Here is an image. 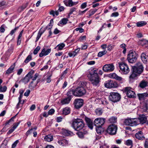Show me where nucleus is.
Segmentation results:
<instances>
[{"instance_id": "nucleus-29", "label": "nucleus", "mask_w": 148, "mask_h": 148, "mask_svg": "<svg viewBox=\"0 0 148 148\" xmlns=\"http://www.w3.org/2000/svg\"><path fill=\"white\" fill-rule=\"evenodd\" d=\"M103 112V109L101 108H97L95 110V112L96 114L99 116L101 115Z\"/></svg>"}, {"instance_id": "nucleus-56", "label": "nucleus", "mask_w": 148, "mask_h": 148, "mask_svg": "<svg viewBox=\"0 0 148 148\" xmlns=\"http://www.w3.org/2000/svg\"><path fill=\"white\" fill-rule=\"evenodd\" d=\"M119 15V14L118 12H115L112 14L111 16V17H117Z\"/></svg>"}, {"instance_id": "nucleus-59", "label": "nucleus", "mask_w": 148, "mask_h": 148, "mask_svg": "<svg viewBox=\"0 0 148 148\" xmlns=\"http://www.w3.org/2000/svg\"><path fill=\"white\" fill-rule=\"evenodd\" d=\"M76 31H79L80 33H82L84 32V29L81 28H77L75 29Z\"/></svg>"}, {"instance_id": "nucleus-37", "label": "nucleus", "mask_w": 148, "mask_h": 148, "mask_svg": "<svg viewBox=\"0 0 148 148\" xmlns=\"http://www.w3.org/2000/svg\"><path fill=\"white\" fill-rule=\"evenodd\" d=\"M63 134L65 136H69L73 135V133L69 130H65L64 131Z\"/></svg>"}, {"instance_id": "nucleus-49", "label": "nucleus", "mask_w": 148, "mask_h": 148, "mask_svg": "<svg viewBox=\"0 0 148 148\" xmlns=\"http://www.w3.org/2000/svg\"><path fill=\"white\" fill-rule=\"evenodd\" d=\"M141 44L142 45H145L146 47H148V40H143L142 41Z\"/></svg>"}, {"instance_id": "nucleus-19", "label": "nucleus", "mask_w": 148, "mask_h": 148, "mask_svg": "<svg viewBox=\"0 0 148 148\" xmlns=\"http://www.w3.org/2000/svg\"><path fill=\"white\" fill-rule=\"evenodd\" d=\"M109 77L111 78L115 79L117 80L121 81L122 83L124 79L121 77L118 76L115 73H113L109 75Z\"/></svg>"}, {"instance_id": "nucleus-6", "label": "nucleus", "mask_w": 148, "mask_h": 148, "mask_svg": "<svg viewBox=\"0 0 148 148\" xmlns=\"http://www.w3.org/2000/svg\"><path fill=\"white\" fill-rule=\"evenodd\" d=\"M119 64L122 74H127L129 73L130 69L126 64L121 62L119 63Z\"/></svg>"}, {"instance_id": "nucleus-42", "label": "nucleus", "mask_w": 148, "mask_h": 148, "mask_svg": "<svg viewBox=\"0 0 148 148\" xmlns=\"http://www.w3.org/2000/svg\"><path fill=\"white\" fill-rule=\"evenodd\" d=\"M97 9H94L93 10H91L89 11V16H91L93 15L97 11Z\"/></svg>"}, {"instance_id": "nucleus-21", "label": "nucleus", "mask_w": 148, "mask_h": 148, "mask_svg": "<svg viewBox=\"0 0 148 148\" xmlns=\"http://www.w3.org/2000/svg\"><path fill=\"white\" fill-rule=\"evenodd\" d=\"M58 143L60 145L64 146L66 145L68 143V141L64 138H62L59 140Z\"/></svg>"}, {"instance_id": "nucleus-2", "label": "nucleus", "mask_w": 148, "mask_h": 148, "mask_svg": "<svg viewBox=\"0 0 148 148\" xmlns=\"http://www.w3.org/2000/svg\"><path fill=\"white\" fill-rule=\"evenodd\" d=\"M86 82L85 81L79 82L78 86L75 90V95L78 97H81L84 95L86 92V89L84 87L86 86Z\"/></svg>"}, {"instance_id": "nucleus-30", "label": "nucleus", "mask_w": 148, "mask_h": 148, "mask_svg": "<svg viewBox=\"0 0 148 148\" xmlns=\"http://www.w3.org/2000/svg\"><path fill=\"white\" fill-rule=\"evenodd\" d=\"M65 45L64 43H62L58 45L55 49H56L57 51H59L65 47Z\"/></svg>"}, {"instance_id": "nucleus-34", "label": "nucleus", "mask_w": 148, "mask_h": 148, "mask_svg": "<svg viewBox=\"0 0 148 148\" xmlns=\"http://www.w3.org/2000/svg\"><path fill=\"white\" fill-rule=\"evenodd\" d=\"M27 5V3H26L23 4L22 6L19 7V8L18 9V11L19 12H22L26 8Z\"/></svg>"}, {"instance_id": "nucleus-61", "label": "nucleus", "mask_w": 148, "mask_h": 148, "mask_svg": "<svg viewBox=\"0 0 148 148\" xmlns=\"http://www.w3.org/2000/svg\"><path fill=\"white\" fill-rule=\"evenodd\" d=\"M87 6V3L85 2L83 3L81 5V8L82 9H84L86 8Z\"/></svg>"}, {"instance_id": "nucleus-8", "label": "nucleus", "mask_w": 148, "mask_h": 148, "mask_svg": "<svg viewBox=\"0 0 148 148\" xmlns=\"http://www.w3.org/2000/svg\"><path fill=\"white\" fill-rule=\"evenodd\" d=\"M117 130V125L112 124L109 126L107 129L106 131L110 135H114L116 134Z\"/></svg>"}, {"instance_id": "nucleus-18", "label": "nucleus", "mask_w": 148, "mask_h": 148, "mask_svg": "<svg viewBox=\"0 0 148 148\" xmlns=\"http://www.w3.org/2000/svg\"><path fill=\"white\" fill-rule=\"evenodd\" d=\"M51 51V49H46L45 48H43L41 52L40 53L39 56L40 57H42L43 56H46L50 53Z\"/></svg>"}, {"instance_id": "nucleus-51", "label": "nucleus", "mask_w": 148, "mask_h": 148, "mask_svg": "<svg viewBox=\"0 0 148 148\" xmlns=\"http://www.w3.org/2000/svg\"><path fill=\"white\" fill-rule=\"evenodd\" d=\"M30 80V79H29V77H28L26 75V76L23 79V80L24 82L26 83L28 82Z\"/></svg>"}, {"instance_id": "nucleus-28", "label": "nucleus", "mask_w": 148, "mask_h": 148, "mask_svg": "<svg viewBox=\"0 0 148 148\" xmlns=\"http://www.w3.org/2000/svg\"><path fill=\"white\" fill-rule=\"evenodd\" d=\"M64 3L66 6L71 7L73 5L72 0H65L64 1Z\"/></svg>"}, {"instance_id": "nucleus-17", "label": "nucleus", "mask_w": 148, "mask_h": 148, "mask_svg": "<svg viewBox=\"0 0 148 148\" xmlns=\"http://www.w3.org/2000/svg\"><path fill=\"white\" fill-rule=\"evenodd\" d=\"M135 136L138 140H143L145 139V137L142 131H140L137 132L135 134Z\"/></svg>"}, {"instance_id": "nucleus-62", "label": "nucleus", "mask_w": 148, "mask_h": 148, "mask_svg": "<svg viewBox=\"0 0 148 148\" xmlns=\"http://www.w3.org/2000/svg\"><path fill=\"white\" fill-rule=\"evenodd\" d=\"M62 117L61 116L57 117L56 118L57 121L58 122H60L62 121Z\"/></svg>"}, {"instance_id": "nucleus-22", "label": "nucleus", "mask_w": 148, "mask_h": 148, "mask_svg": "<svg viewBox=\"0 0 148 148\" xmlns=\"http://www.w3.org/2000/svg\"><path fill=\"white\" fill-rule=\"evenodd\" d=\"M71 100V98L68 97L61 99V103L62 105L66 104L69 103Z\"/></svg>"}, {"instance_id": "nucleus-57", "label": "nucleus", "mask_w": 148, "mask_h": 148, "mask_svg": "<svg viewBox=\"0 0 148 148\" xmlns=\"http://www.w3.org/2000/svg\"><path fill=\"white\" fill-rule=\"evenodd\" d=\"M55 111V110L54 109H51L49 110L48 112V114L49 115H52L54 113Z\"/></svg>"}, {"instance_id": "nucleus-63", "label": "nucleus", "mask_w": 148, "mask_h": 148, "mask_svg": "<svg viewBox=\"0 0 148 148\" xmlns=\"http://www.w3.org/2000/svg\"><path fill=\"white\" fill-rule=\"evenodd\" d=\"M19 123V122H17L14 123V125L12 128H13L15 130L18 127Z\"/></svg>"}, {"instance_id": "nucleus-5", "label": "nucleus", "mask_w": 148, "mask_h": 148, "mask_svg": "<svg viewBox=\"0 0 148 148\" xmlns=\"http://www.w3.org/2000/svg\"><path fill=\"white\" fill-rule=\"evenodd\" d=\"M84 126V121L82 119H75V130L79 131L82 129Z\"/></svg>"}, {"instance_id": "nucleus-11", "label": "nucleus", "mask_w": 148, "mask_h": 148, "mask_svg": "<svg viewBox=\"0 0 148 148\" xmlns=\"http://www.w3.org/2000/svg\"><path fill=\"white\" fill-rule=\"evenodd\" d=\"M125 92H126L128 97L130 98H134L135 96V92L132 90L130 87H125L123 89Z\"/></svg>"}, {"instance_id": "nucleus-39", "label": "nucleus", "mask_w": 148, "mask_h": 148, "mask_svg": "<svg viewBox=\"0 0 148 148\" xmlns=\"http://www.w3.org/2000/svg\"><path fill=\"white\" fill-rule=\"evenodd\" d=\"M68 21L67 18H64L60 21V23L61 24L65 25L67 23Z\"/></svg>"}, {"instance_id": "nucleus-45", "label": "nucleus", "mask_w": 148, "mask_h": 148, "mask_svg": "<svg viewBox=\"0 0 148 148\" xmlns=\"http://www.w3.org/2000/svg\"><path fill=\"white\" fill-rule=\"evenodd\" d=\"M125 144L127 146H131V147L132 146L133 143L132 140H128L125 142Z\"/></svg>"}, {"instance_id": "nucleus-50", "label": "nucleus", "mask_w": 148, "mask_h": 148, "mask_svg": "<svg viewBox=\"0 0 148 148\" xmlns=\"http://www.w3.org/2000/svg\"><path fill=\"white\" fill-rule=\"evenodd\" d=\"M43 33L42 32L40 31L38 34L37 37L36 38V42H37L38 41L40 38V37L41 35Z\"/></svg>"}, {"instance_id": "nucleus-55", "label": "nucleus", "mask_w": 148, "mask_h": 148, "mask_svg": "<svg viewBox=\"0 0 148 148\" xmlns=\"http://www.w3.org/2000/svg\"><path fill=\"white\" fill-rule=\"evenodd\" d=\"M144 146L145 148H148V138H147L145 140Z\"/></svg>"}, {"instance_id": "nucleus-4", "label": "nucleus", "mask_w": 148, "mask_h": 148, "mask_svg": "<svg viewBox=\"0 0 148 148\" xmlns=\"http://www.w3.org/2000/svg\"><path fill=\"white\" fill-rule=\"evenodd\" d=\"M137 54L136 52L131 50L127 55V59L129 62L133 63L135 62L137 59Z\"/></svg>"}, {"instance_id": "nucleus-44", "label": "nucleus", "mask_w": 148, "mask_h": 148, "mask_svg": "<svg viewBox=\"0 0 148 148\" xmlns=\"http://www.w3.org/2000/svg\"><path fill=\"white\" fill-rule=\"evenodd\" d=\"M32 56L30 55H28L25 60L24 62L26 63H27L32 59Z\"/></svg>"}, {"instance_id": "nucleus-23", "label": "nucleus", "mask_w": 148, "mask_h": 148, "mask_svg": "<svg viewBox=\"0 0 148 148\" xmlns=\"http://www.w3.org/2000/svg\"><path fill=\"white\" fill-rule=\"evenodd\" d=\"M76 134L80 138H83L84 137V135L86 134L85 132L80 131H76V132H75Z\"/></svg>"}, {"instance_id": "nucleus-14", "label": "nucleus", "mask_w": 148, "mask_h": 148, "mask_svg": "<svg viewBox=\"0 0 148 148\" xmlns=\"http://www.w3.org/2000/svg\"><path fill=\"white\" fill-rule=\"evenodd\" d=\"M140 108L143 112H146L148 110V101L145 100L140 103Z\"/></svg>"}, {"instance_id": "nucleus-32", "label": "nucleus", "mask_w": 148, "mask_h": 148, "mask_svg": "<svg viewBox=\"0 0 148 148\" xmlns=\"http://www.w3.org/2000/svg\"><path fill=\"white\" fill-rule=\"evenodd\" d=\"M45 141L48 142H50L53 139V136L51 135H48L46 136L44 138Z\"/></svg>"}, {"instance_id": "nucleus-26", "label": "nucleus", "mask_w": 148, "mask_h": 148, "mask_svg": "<svg viewBox=\"0 0 148 148\" xmlns=\"http://www.w3.org/2000/svg\"><path fill=\"white\" fill-rule=\"evenodd\" d=\"M15 64L13 65H11L6 71L5 74H9L13 73V72L15 68Z\"/></svg>"}, {"instance_id": "nucleus-40", "label": "nucleus", "mask_w": 148, "mask_h": 148, "mask_svg": "<svg viewBox=\"0 0 148 148\" xmlns=\"http://www.w3.org/2000/svg\"><path fill=\"white\" fill-rule=\"evenodd\" d=\"M102 130L101 127H97L96 130L98 134H101V133L102 132Z\"/></svg>"}, {"instance_id": "nucleus-38", "label": "nucleus", "mask_w": 148, "mask_h": 148, "mask_svg": "<svg viewBox=\"0 0 148 148\" xmlns=\"http://www.w3.org/2000/svg\"><path fill=\"white\" fill-rule=\"evenodd\" d=\"M107 51L105 50L104 51L99 52L98 54V56L99 57H101L107 53Z\"/></svg>"}, {"instance_id": "nucleus-24", "label": "nucleus", "mask_w": 148, "mask_h": 148, "mask_svg": "<svg viewBox=\"0 0 148 148\" xmlns=\"http://www.w3.org/2000/svg\"><path fill=\"white\" fill-rule=\"evenodd\" d=\"M148 83L147 81L143 80L140 82L138 86L141 88H144L147 86Z\"/></svg>"}, {"instance_id": "nucleus-35", "label": "nucleus", "mask_w": 148, "mask_h": 148, "mask_svg": "<svg viewBox=\"0 0 148 148\" xmlns=\"http://www.w3.org/2000/svg\"><path fill=\"white\" fill-rule=\"evenodd\" d=\"M34 73V71L32 70H31L26 75L29 79H32V80L33 76Z\"/></svg>"}, {"instance_id": "nucleus-33", "label": "nucleus", "mask_w": 148, "mask_h": 148, "mask_svg": "<svg viewBox=\"0 0 148 148\" xmlns=\"http://www.w3.org/2000/svg\"><path fill=\"white\" fill-rule=\"evenodd\" d=\"M66 95L68 96V97L71 98V97L74 95V89L72 88L67 92Z\"/></svg>"}, {"instance_id": "nucleus-60", "label": "nucleus", "mask_w": 148, "mask_h": 148, "mask_svg": "<svg viewBox=\"0 0 148 148\" xmlns=\"http://www.w3.org/2000/svg\"><path fill=\"white\" fill-rule=\"evenodd\" d=\"M114 47V45H108V50L110 51Z\"/></svg>"}, {"instance_id": "nucleus-46", "label": "nucleus", "mask_w": 148, "mask_h": 148, "mask_svg": "<svg viewBox=\"0 0 148 148\" xmlns=\"http://www.w3.org/2000/svg\"><path fill=\"white\" fill-rule=\"evenodd\" d=\"M18 114V113H17L14 116L12 117V118H11L7 122L5 123V125H7V124H9V123L11 121H13L14 120V119L16 117V116Z\"/></svg>"}, {"instance_id": "nucleus-12", "label": "nucleus", "mask_w": 148, "mask_h": 148, "mask_svg": "<svg viewBox=\"0 0 148 148\" xmlns=\"http://www.w3.org/2000/svg\"><path fill=\"white\" fill-rule=\"evenodd\" d=\"M105 121L106 119L104 118H97L94 120V125L96 127H101L104 124Z\"/></svg>"}, {"instance_id": "nucleus-58", "label": "nucleus", "mask_w": 148, "mask_h": 148, "mask_svg": "<svg viewBox=\"0 0 148 148\" xmlns=\"http://www.w3.org/2000/svg\"><path fill=\"white\" fill-rule=\"evenodd\" d=\"M30 93V90L29 89L27 90L26 92L24 93V95L25 96H28Z\"/></svg>"}, {"instance_id": "nucleus-20", "label": "nucleus", "mask_w": 148, "mask_h": 148, "mask_svg": "<svg viewBox=\"0 0 148 148\" xmlns=\"http://www.w3.org/2000/svg\"><path fill=\"white\" fill-rule=\"evenodd\" d=\"M85 120L88 126V127L91 129H92L93 128V123L92 121L89 118L85 117Z\"/></svg>"}, {"instance_id": "nucleus-47", "label": "nucleus", "mask_w": 148, "mask_h": 148, "mask_svg": "<svg viewBox=\"0 0 148 148\" xmlns=\"http://www.w3.org/2000/svg\"><path fill=\"white\" fill-rule=\"evenodd\" d=\"M40 47L39 46H37L34 50L33 53L34 55L36 54L40 49Z\"/></svg>"}, {"instance_id": "nucleus-27", "label": "nucleus", "mask_w": 148, "mask_h": 148, "mask_svg": "<svg viewBox=\"0 0 148 148\" xmlns=\"http://www.w3.org/2000/svg\"><path fill=\"white\" fill-rule=\"evenodd\" d=\"M148 96V94L147 93H140L138 94V96L140 100L143 99L145 98Z\"/></svg>"}, {"instance_id": "nucleus-13", "label": "nucleus", "mask_w": 148, "mask_h": 148, "mask_svg": "<svg viewBox=\"0 0 148 148\" xmlns=\"http://www.w3.org/2000/svg\"><path fill=\"white\" fill-rule=\"evenodd\" d=\"M114 69L113 64H105L103 67V70L105 72H111Z\"/></svg>"}, {"instance_id": "nucleus-10", "label": "nucleus", "mask_w": 148, "mask_h": 148, "mask_svg": "<svg viewBox=\"0 0 148 148\" xmlns=\"http://www.w3.org/2000/svg\"><path fill=\"white\" fill-rule=\"evenodd\" d=\"M138 123V120L136 121L135 118L127 119L125 120L124 122L125 125L132 126L136 125V123Z\"/></svg>"}, {"instance_id": "nucleus-36", "label": "nucleus", "mask_w": 148, "mask_h": 148, "mask_svg": "<svg viewBox=\"0 0 148 148\" xmlns=\"http://www.w3.org/2000/svg\"><path fill=\"white\" fill-rule=\"evenodd\" d=\"M147 23L144 21H142L138 22L136 23V25L138 27H140L145 25Z\"/></svg>"}, {"instance_id": "nucleus-64", "label": "nucleus", "mask_w": 148, "mask_h": 148, "mask_svg": "<svg viewBox=\"0 0 148 148\" xmlns=\"http://www.w3.org/2000/svg\"><path fill=\"white\" fill-rule=\"evenodd\" d=\"M38 76V74L37 73H36L34 75V77L33 76L32 80L34 81L36 79L37 77Z\"/></svg>"}, {"instance_id": "nucleus-7", "label": "nucleus", "mask_w": 148, "mask_h": 148, "mask_svg": "<svg viewBox=\"0 0 148 148\" xmlns=\"http://www.w3.org/2000/svg\"><path fill=\"white\" fill-rule=\"evenodd\" d=\"M109 98L110 100L114 102L119 101L121 99L120 95L117 92H111Z\"/></svg>"}, {"instance_id": "nucleus-43", "label": "nucleus", "mask_w": 148, "mask_h": 148, "mask_svg": "<svg viewBox=\"0 0 148 148\" xmlns=\"http://www.w3.org/2000/svg\"><path fill=\"white\" fill-rule=\"evenodd\" d=\"M109 121L110 123H115L116 122V118L112 117L109 119Z\"/></svg>"}, {"instance_id": "nucleus-9", "label": "nucleus", "mask_w": 148, "mask_h": 148, "mask_svg": "<svg viewBox=\"0 0 148 148\" xmlns=\"http://www.w3.org/2000/svg\"><path fill=\"white\" fill-rule=\"evenodd\" d=\"M104 86L108 88H114L117 87L118 84L115 81L109 80L105 82Z\"/></svg>"}, {"instance_id": "nucleus-41", "label": "nucleus", "mask_w": 148, "mask_h": 148, "mask_svg": "<svg viewBox=\"0 0 148 148\" xmlns=\"http://www.w3.org/2000/svg\"><path fill=\"white\" fill-rule=\"evenodd\" d=\"M37 127H35L33 128H32L29 130H28L26 133V135L27 136L29 134L32 133V131L33 130H36L37 129Z\"/></svg>"}, {"instance_id": "nucleus-1", "label": "nucleus", "mask_w": 148, "mask_h": 148, "mask_svg": "<svg viewBox=\"0 0 148 148\" xmlns=\"http://www.w3.org/2000/svg\"><path fill=\"white\" fill-rule=\"evenodd\" d=\"M98 69L94 68H91L89 71L88 75L89 80L94 86H99L100 80L97 73Z\"/></svg>"}, {"instance_id": "nucleus-16", "label": "nucleus", "mask_w": 148, "mask_h": 148, "mask_svg": "<svg viewBox=\"0 0 148 148\" xmlns=\"http://www.w3.org/2000/svg\"><path fill=\"white\" fill-rule=\"evenodd\" d=\"M135 119L136 121H138V123H136V125H137L140 123L143 124L145 123L147 120V117L145 115L143 114L140 116V118H135Z\"/></svg>"}, {"instance_id": "nucleus-25", "label": "nucleus", "mask_w": 148, "mask_h": 148, "mask_svg": "<svg viewBox=\"0 0 148 148\" xmlns=\"http://www.w3.org/2000/svg\"><path fill=\"white\" fill-rule=\"evenodd\" d=\"M141 58L143 63H146L148 60V56L146 55L145 53H143L141 55Z\"/></svg>"}, {"instance_id": "nucleus-52", "label": "nucleus", "mask_w": 148, "mask_h": 148, "mask_svg": "<svg viewBox=\"0 0 148 148\" xmlns=\"http://www.w3.org/2000/svg\"><path fill=\"white\" fill-rule=\"evenodd\" d=\"M7 88L6 86H4L3 87H1V90H0V92H5L7 90Z\"/></svg>"}, {"instance_id": "nucleus-15", "label": "nucleus", "mask_w": 148, "mask_h": 148, "mask_svg": "<svg viewBox=\"0 0 148 148\" xmlns=\"http://www.w3.org/2000/svg\"><path fill=\"white\" fill-rule=\"evenodd\" d=\"M83 100L81 99H76L75 100V107L78 109L81 107L83 105Z\"/></svg>"}, {"instance_id": "nucleus-54", "label": "nucleus", "mask_w": 148, "mask_h": 148, "mask_svg": "<svg viewBox=\"0 0 148 148\" xmlns=\"http://www.w3.org/2000/svg\"><path fill=\"white\" fill-rule=\"evenodd\" d=\"M19 101L16 105V108H19V105L20 104H23L24 103V101H22L21 99H18Z\"/></svg>"}, {"instance_id": "nucleus-31", "label": "nucleus", "mask_w": 148, "mask_h": 148, "mask_svg": "<svg viewBox=\"0 0 148 148\" xmlns=\"http://www.w3.org/2000/svg\"><path fill=\"white\" fill-rule=\"evenodd\" d=\"M70 112V110L69 108L68 107H66L63 109L62 111V114L64 115H67Z\"/></svg>"}, {"instance_id": "nucleus-3", "label": "nucleus", "mask_w": 148, "mask_h": 148, "mask_svg": "<svg viewBox=\"0 0 148 148\" xmlns=\"http://www.w3.org/2000/svg\"><path fill=\"white\" fill-rule=\"evenodd\" d=\"M143 67L142 64L140 63L137 64V67H134L133 68V71L132 74L130 76V79H134L136 77L139 75L143 71Z\"/></svg>"}, {"instance_id": "nucleus-53", "label": "nucleus", "mask_w": 148, "mask_h": 148, "mask_svg": "<svg viewBox=\"0 0 148 148\" xmlns=\"http://www.w3.org/2000/svg\"><path fill=\"white\" fill-rule=\"evenodd\" d=\"M18 140H16L14 143L12 144V148H14L16 146L17 143H18Z\"/></svg>"}, {"instance_id": "nucleus-48", "label": "nucleus", "mask_w": 148, "mask_h": 148, "mask_svg": "<svg viewBox=\"0 0 148 148\" xmlns=\"http://www.w3.org/2000/svg\"><path fill=\"white\" fill-rule=\"evenodd\" d=\"M18 28V27H16L14 29L12 30L9 35H12L16 32Z\"/></svg>"}]
</instances>
